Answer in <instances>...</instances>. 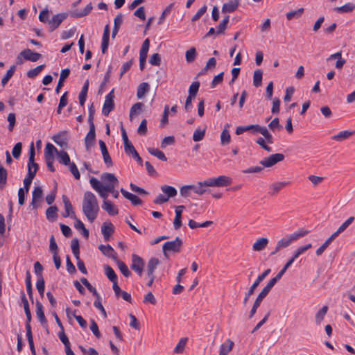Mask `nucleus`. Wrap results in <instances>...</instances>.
Masks as SVG:
<instances>
[{
  "label": "nucleus",
  "mask_w": 355,
  "mask_h": 355,
  "mask_svg": "<svg viewBox=\"0 0 355 355\" xmlns=\"http://www.w3.org/2000/svg\"><path fill=\"white\" fill-rule=\"evenodd\" d=\"M21 302L24 305L25 314L26 316V330H28V328H29V329H31V326L30 324L31 322V319H32L31 313V310L29 308V304H28V300L26 297L25 293L23 291L21 292Z\"/></svg>",
  "instance_id": "obj_10"
},
{
  "label": "nucleus",
  "mask_w": 355,
  "mask_h": 355,
  "mask_svg": "<svg viewBox=\"0 0 355 355\" xmlns=\"http://www.w3.org/2000/svg\"><path fill=\"white\" fill-rule=\"evenodd\" d=\"M114 89L105 96V102L102 109V113L105 116H108L112 110L114 108Z\"/></svg>",
  "instance_id": "obj_5"
},
{
  "label": "nucleus",
  "mask_w": 355,
  "mask_h": 355,
  "mask_svg": "<svg viewBox=\"0 0 355 355\" xmlns=\"http://www.w3.org/2000/svg\"><path fill=\"white\" fill-rule=\"evenodd\" d=\"M26 291L28 295L29 298L32 302L33 301V288H32V284H31V275L29 270H27L26 272Z\"/></svg>",
  "instance_id": "obj_32"
},
{
  "label": "nucleus",
  "mask_w": 355,
  "mask_h": 355,
  "mask_svg": "<svg viewBox=\"0 0 355 355\" xmlns=\"http://www.w3.org/2000/svg\"><path fill=\"white\" fill-rule=\"evenodd\" d=\"M258 132L261 133L264 137V139H266L268 144H273L274 138L266 127L261 126Z\"/></svg>",
  "instance_id": "obj_41"
},
{
  "label": "nucleus",
  "mask_w": 355,
  "mask_h": 355,
  "mask_svg": "<svg viewBox=\"0 0 355 355\" xmlns=\"http://www.w3.org/2000/svg\"><path fill=\"white\" fill-rule=\"evenodd\" d=\"M289 184L288 182H277L269 186V194L272 196H275L281 189Z\"/></svg>",
  "instance_id": "obj_22"
},
{
  "label": "nucleus",
  "mask_w": 355,
  "mask_h": 355,
  "mask_svg": "<svg viewBox=\"0 0 355 355\" xmlns=\"http://www.w3.org/2000/svg\"><path fill=\"white\" fill-rule=\"evenodd\" d=\"M26 336L32 354L36 355L31 329L26 330Z\"/></svg>",
  "instance_id": "obj_55"
},
{
  "label": "nucleus",
  "mask_w": 355,
  "mask_h": 355,
  "mask_svg": "<svg viewBox=\"0 0 355 355\" xmlns=\"http://www.w3.org/2000/svg\"><path fill=\"white\" fill-rule=\"evenodd\" d=\"M263 71L261 69H257L254 72L253 85L256 87H260L262 84Z\"/></svg>",
  "instance_id": "obj_40"
},
{
  "label": "nucleus",
  "mask_w": 355,
  "mask_h": 355,
  "mask_svg": "<svg viewBox=\"0 0 355 355\" xmlns=\"http://www.w3.org/2000/svg\"><path fill=\"white\" fill-rule=\"evenodd\" d=\"M102 208L105 210L110 216H115L119 213L117 207L110 200H103Z\"/></svg>",
  "instance_id": "obj_23"
},
{
  "label": "nucleus",
  "mask_w": 355,
  "mask_h": 355,
  "mask_svg": "<svg viewBox=\"0 0 355 355\" xmlns=\"http://www.w3.org/2000/svg\"><path fill=\"white\" fill-rule=\"evenodd\" d=\"M119 269L121 272V273L125 277H129L131 275V272L128 269V266L125 265L124 262L120 261L119 259L116 260Z\"/></svg>",
  "instance_id": "obj_44"
},
{
  "label": "nucleus",
  "mask_w": 355,
  "mask_h": 355,
  "mask_svg": "<svg viewBox=\"0 0 355 355\" xmlns=\"http://www.w3.org/2000/svg\"><path fill=\"white\" fill-rule=\"evenodd\" d=\"M149 62L153 66H159L161 64V58L159 54L157 53L153 54L150 58Z\"/></svg>",
  "instance_id": "obj_64"
},
{
  "label": "nucleus",
  "mask_w": 355,
  "mask_h": 355,
  "mask_svg": "<svg viewBox=\"0 0 355 355\" xmlns=\"http://www.w3.org/2000/svg\"><path fill=\"white\" fill-rule=\"evenodd\" d=\"M39 20L42 23H47L49 24V11L47 9L42 10L39 15Z\"/></svg>",
  "instance_id": "obj_61"
},
{
  "label": "nucleus",
  "mask_w": 355,
  "mask_h": 355,
  "mask_svg": "<svg viewBox=\"0 0 355 355\" xmlns=\"http://www.w3.org/2000/svg\"><path fill=\"white\" fill-rule=\"evenodd\" d=\"M354 8L355 5H353L352 3H347L342 6L335 8L334 10L340 13H345L352 12Z\"/></svg>",
  "instance_id": "obj_47"
},
{
  "label": "nucleus",
  "mask_w": 355,
  "mask_h": 355,
  "mask_svg": "<svg viewBox=\"0 0 355 355\" xmlns=\"http://www.w3.org/2000/svg\"><path fill=\"white\" fill-rule=\"evenodd\" d=\"M328 311V306H324L322 309H320L317 313L315 314V322L318 324H320L321 322L324 319L327 312Z\"/></svg>",
  "instance_id": "obj_45"
},
{
  "label": "nucleus",
  "mask_w": 355,
  "mask_h": 355,
  "mask_svg": "<svg viewBox=\"0 0 355 355\" xmlns=\"http://www.w3.org/2000/svg\"><path fill=\"white\" fill-rule=\"evenodd\" d=\"M216 187H226L232 183V179L226 175H220L216 178Z\"/></svg>",
  "instance_id": "obj_31"
},
{
  "label": "nucleus",
  "mask_w": 355,
  "mask_h": 355,
  "mask_svg": "<svg viewBox=\"0 0 355 355\" xmlns=\"http://www.w3.org/2000/svg\"><path fill=\"white\" fill-rule=\"evenodd\" d=\"M174 7V3H170L164 10V11L162 12V13L161 14L159 18V20H158V24H162L166 17L171 12V11L172 10V9Z\"/></svg>",
  "instance_id": "obj_54"
},
{
  "label": "nucleus",
  "mask_w": 355,
  "mask_h": 355,
  "mask_svg": "<svg viewBox=\"0 0 355 355\" xmlns=\"http://www.w3.org/2000/svg\"><path fill=\"white\" fill-rule=\"evenodd\" d=\"M100 149L102 153L103 161L107 166H112L113 164L112 158L108 153L107 148L106 147L105 143L103 140L98 141Z\"/></svg>",
  "instance_id": "obj_14"
},
{
  "label": "nucleus",
  "mask_w": 355,
  "mask_h": 355,
  "mask_svg": "<svg viewBox=\"0 0 355 355\" xmlns=\"http://www.w3.org/2000/svg\"><path fill=\"white\" fill-rule=\"evenodd\" d=\"M291 241H290L289 238L288 237V236L281 239L277 243V249H283V248H286L287 247H288L291 244Z\"/></svg>",
  "instance_id": "obj_56"
},
{
  "label": "nucleus",
  "mask_w": 355,
  "mask_h": 355,
  "mask_svg": "<svg viewBox=\"0 0 355 355\" xmlns=\"http://www.w3.org/2000/svg\"><path fill=\"white\" fill-rule=\"evenodd\" d=\"M144 106V105L140 102L134 104L130 111V117L132 118L133 116L139 114L142 111Z\"/></svg>",
  "instance_id": "obj_49"
},
{
  "label": "nucleus",
  "mask_w": 355,
  "mask_h": 355,
  "mask_svg": "<svg viewBox=\"0 0 355 355\" xmlns=\"http://www.w3.org/2000/svg\"><path fill=\"white\" fill-rule=\"evenodd\" d=\"M92 187L99 194V196L104 199L107 200L109 191H113L112 186H104L99 180L96 178L92 177L89 180Z\"/></svg>",
  "instance_id": "obj_2"
},
{
  "label": "nucleus",
  "mask_w": 355,
  "mask_h": 355,
  "mask_svg": "<svg viewBox=\"0 0 355 355\" xmlns=\"http://www.w3.org/2000/svg\"><path fill=\"white\" fill-rule=\"evenodd\" d=\"M80 282L83 283V284L85 285V286L92 293L94 296L96 297V301L94 303V305L96 308H97L102 313L103 316L105 318L107 317L106 311L103 306L101 302V296L98 293L96 289L91 285V284L88 282V280L85 278L82 277L80 279Z\"/></svg>",
  "instance_id": "obj_3"
},
{
  "label": "nucleus",
  "mask_w": 355,
  "mask_h": 355,
  "mask_svg": "<svg viewBox=\"0 0 355 355\" xmlns=\"http://www.w3.org/2000/svg\"><path fill=\"white\" fill-rule=\"evenodd\" d=\"M98 249L105 256L110 257L115 261L117 259L116 252L111 245H100Z\"/></svg>",
  "instance_id": "obj_19"
},
{
  "label": "nucleus",
  "mask_w": 355,
  "mask_h": 355,
  "mask_svg": "<svg viewBox=\"0 0 355 355\" xmlns=\"http://www.w3.org/2000/svg\"><path fill=\"white\" fill-rule=\"evenodd\" d=\"M36 288H37L40 296L43 297L44 288H45V283H44V280L43 277H40V279H37V281L36 283Z\"/></svg>",
  "instance_id": "obj_60"
},
{
  "label": "nucleus",
  "mask_w": 355,
  "mask_h": 355,
  "mask_svg": "<svg viewBox=\"0 0 355 355\" xmlns=\"http://www.w3.org/2000/svg\"><path fill=\"white\" fill-rule=\"evenodd\" d=\"M205 135V130L196 129L193 135V140L194 141H200L203 139Z\"/></svg>",
  "instance_id": "obj_59"
},
{
  "label": "nucleus",
  "mask_w": 355,
  "mask_h": 355,
  "mask_svg": "<svg viewBox=\"0 0 355 355\" xmlns=\"http://www.w3.org/2000/svg\"><path fill=\"white\" fill-rule=\"evenodd\" d=\"M58 209L56 206H51L46 211V218L50 221H54L57 217Z\"/></svg>",
  "instance_id": "obj_36"
},
{
  "label": "nucleus",
  "mask_w": 355,
  "mask_h": 355,
  "mask_svg": "<svg viewBox=\"0 0 355 355\" xmlns=\"http://www.w3.org/2000/svg\"><path fill=\"white\" fill-rule=\"evenodd\" d=\"M304 12V8H300L296 10H291L286 13V18L288 20H291L294 18H300Z\"/></svg>",
  "instance_id": "obj_48"
},
{
  "label": "nucleus",
  "mask_w": 355,
  "mask_h": 355,
  "mask_svg": "<svg viewBox=\"0 0 355 355\" xmlns=\"http://www.w3.org/2000/svg\"><path fill=\"white\" fill-rule=\"evenodd\" d=\"M105 274L107 277L113 283L114 282L117 281V276L114 272V270L109 266H104Z\"/></svg>",
  "instance_id": "obj_39"
},
{
  "label": "nucleus",
  "mask_w": 355,
  "mask_h": 355,
  "mask_svg": "<svg viewBox=\"0 0 355 355\" xmlns=\"http://www.w3.org/2000/svg\"><path fill=\"white\" fill-rule=\"evenodd\" d=\"M82 209L84 215L91 223L97 218L99 211V206L96 196L91 191L84 193Z\"/></svg>",
  "instance_id": "obj_1"
},
{
  "label": "nucleus",
  "mask_w": 355,
  "mask_h": 355,
  "mask_svg": "<svg viewBox=\"0 0 355 355\" xmlns=\"http://www.w3.org/2000/svg\"><path fill=\"white\" fill-rule=\"evenodd\" d=\"M58 150L57 148L51 144L48 143L46 145L45 150H44V157L45 159L47 158H51L54 159V154H57Z\"/></svg>",
  "instance_id": "obj_34"
},
{
  "label": "nucleus",
  "mask_w": 355,
  "mask_h": 355,
  "mask_svg": "<svg viewBox=\"0 0 355 355\" xmlns=\"http://www.w3.org/2000/svg\"><path fill=\"white\" fill-rule=\"evenodd\" d=\"M101 178L105 184L104 186H112L113 189L119 184V180L113 173H104L101 175Z\"/></svg>",
  "instance_id": "obj_11"
},
{
  "label": "nucleus",
  "mask_w": 355,
  "mask_h": 355,
  "mask_svg": "<svg viewBox=\"0 0 355 355\" xmlns=\"http://www.w3.org/2000/svg\"><path fill=\"white\" fill-rule=\"evenodd\" d=\"M182 245V241L177 236L175 240L167 241L162 246V251L165 257L168 252H179Z\"/></svg>",
  "instance_id": "obj_4"
},
{
  "label": "nucleus",
  "mask_w": 355,
  "mask_h": 355,
  "mask_svg": "<svg viewBox=\"0 0 355 355\" xmlns=\"http://www.w3.org/2000/svg\"><path fill=\"white\" fill-rule=\"evenodd\" d=\"M268 243V239L267 238H260L256 241L252 245V250L254 251H261L266 248Z\"/></svg>",
  "instance_id": "obj_27"
},
{
  "label": "nucleus",
  "mask_w": 355,
  "mask_h": 355,
  "mask_svg": "<svg viewBox=\"0 0 355 355\" xmlns=\"http://www.w3.org/2000/svg\"><path fill=\"white\" fill-rule=\"evenodd\" d=\"M92 5L89 3L83 10H76L71 13V15L75 18L83 17L88 15L92 11Z\"/></svg>",
  "instance_id": "obj_25"
},
{
  "label": "nucleus",
  "mask_w": 355,
  "mask_h": 355,
  "mask_svg": "<svg viewBox=\"0 0 355 355\" xmlns=\"http://www.w3.org/2000/svg\"><path fill=\"white\" fill-rule=\"evenodd\" d=\"M355 133L354 131H349V130H344L341 131L337 135H335L331 137V139L333 140L337 141H342L345 139H348L349 137L352 136Z\"/></svg>",
  "instance_id": "obj_28"
},
{
  "label": "nucleus",
  "mask_w": 355,
  "mask_h": 355,
  "mask_svg": "<svg viewBox=\"0 0 355 355\" xmlns=\"http://www.w3.org/2000/svg\"><path fill=\"white\" fill-rule=\"evenodd\" d=\"M196 55L197 53L196 49L194 47H191L190 49L186 51L185 58L187 62L188 63L193 62L195 60Z\"/></svg>",
  "instance_id": "obj_52"
},
{
  "label": "nucleus",
  "mask_w": 355,
  "mask_h": 355,
  "mask_svg": "<svg viewBox=\"0 0 355 355\" xmlns=\"http://www.w3.org/2000/svg\"><path fill=\"white\" fill-rule=\"evenodd\" d=\"M44 64H41L33 69L29 70L27 73V76L30 78H34L44 69Z\"/></svg>",
  "instance_id": "obj_53"
},
{
  "label": "nucleus",
  "mask_w": 355,
  "mask_h": 355,
  "mask_svg": "<svg viewBox=\"0 0 355 355\" xmlns=\"http://www.w3.org/2000/svg\"><path fill=\"white\" fill-rule=\"evenodd\" d=\"M70 74V69L67 68L64 69L61 71L60 78L58 83V85L55 88V92L58 94L60 92V89L63 87L64 82L66 78H68V76Z\"/></svg>",
  "instance_id": "obj_24"
},
{
  "label": "nucleus",
  "mask_w": 355,
  "mask_h": 355,
  "mask_svg": "<svg viewBox=\"0 0 355 355\" xmlns=\"http://www.w3.org/2000/svg\"><path fill=\"white\" fill-rule=\"evenodd\" d=\"M67 16L68 14L65 12H61L53 15L49 21L50 31L52 32L54 30H55L60 25V24L67 17Z\"/></svg>",
  "instance_id": "obj_8"
},
{
  "label": "nucleus",
  "mask_w": 355,
  "mask_h": 355,
  "mask_svg": "<svg viewBox=\"0 0 355 355\" xmlns=\"http://www.w3.org/2000/svg\"><path fill=\"white\" fill-rule=\"evenodd\" d=\"M239 6V0H230L223 5L222 12L227 13L235 11Z\"/></svg>",
  "instance_id": "obj_21"
},
{
  "label": "nucleus",
  "mask_w": 355,
  "mask_h": 355,
  "mask_svg": "<svg viewBox=\"0 0 355 355\" xmlns=\"http://www.w3.org/2000/svg\"><path fill=\"white\" fill-rule=\"evenodd\" d=\"M158 264L159 260L157 258L150 259L147 264V276H152V274H154Z\"/></svg>",
  "instance_id": "obj_33"
},
{
  "label": "nucleus",
  "mask_w": 355,
  "mask_h": 355,
  "mask_svg": "<svg viewBox=\"0 0 355 355\" xmlns=\"http://www.w3.org/2000/svg\"><path fill=\"white\" fill-rule=\"evenodd\" d=\"M144 265V261L141 257L135 254H132V264L130 268L140 277L142 275Z\"/></svg>",
  "instance_id": "obj_6"
},
{
  "label": "nucleus",
  "mask_w": 355,
  "mask_h": 355,
  "mask_svg": "<svg viewBox=\"0 0 355 355\" xmlns=\"http://www.w3.org/2000/svg\"><path fill=\"white\" fill-rule=\"evenodd\" d=\"M58 337L61 342L64 344L65 349L70 347V342L68 339V337L65 334L64 329L59 332Z\"/></svg>",
  "instance_id": "obj_63"
},
{
  "label": "nucleus",
  "mask_w": 355,
  "mask_h": 355,
  "mask_svg": "<svg viewBox=\"0 0 355 355\" xmlns=\"http://www.w3.org/2000/svg\"><path fill=\"white\" fill-rule=\"evenodd\" d=\"M43 196V191L40 187H36L34 188L32 192V200L31 206L33 209H36L39 207L38 200H40Z\"/></svg>",
  "instance_id": "obj_13"
},
{
  "label": "nucleus",
  "mask_w": 355,
  "mask_h": 355,
  "mask_svg": "<svg viewBox=\"0 0 355 355\" xmlns=\"http://www.w3.org/2000/svg\"><path fill=\"white\" fill-rule=\"evenodd\" d=\"M96 142V130L95 126L91 125L89 130L85 138V145L87 151H90L91 148L94 146Z\"/></svg>",
  "instance_id": "obj_9"
},
{
  "label": "nucleus",
  "mask_w": 355,
  "mask_h": 355,
  "mask_svg": "<svg viewBox=\"0 0 355 355\" xmlns=\"http://www.w3.org/2000/svg\"><path fill=\"white\" fill-rule=\"evenodd\" d=\"M148 151L150 155L157 157L160 160H162V161L167 160V158L165 156L164 153L157 148H148Z\"/></svg>",
  "instance_id": "obj_46"
},
{
  "label": "nucleus",
  "mask_w": 355,
  "mask_h": 355,
  "mask_svg": "<svg viewBox=\"0 0 355 355\" xmlns=\"http://www.w3.org/2000/svg\"><path fill=\"white\" fill-rule=\"evenodd\" d=\"M200 87V83L196 81L192 83L189 89V96L196 97Z\"/></svg>",
  "instance_id": "obj_58"
},
{
  "label": "nucleus",
  "mask_w": 355,
  "mask_h": 355,
  "mask_svg": "<svg viewBox=\"0 0 355 355\" xmlns=\"http://www.w3.org/2000/svg\"><path fill=\"white\" fill-rule=\"evenodd\" d=\"M74 219H75V225H74L75 228L78 230H81L82 234L83 235V236L85 237L86 239H87L89 237V230L87 228H85V225L80 219H78L77 217H76V218H74Z\"/></svg>",
  "instance_id": "obj_35"
},
{
  "label": "nucleus",
  "mask_w": 355,
  "mask_h": 355,
  "mask_svg": "<svg viewBox=\"0 0 355 355\" xmlns=\"http://www.w3.org/2000/svg\"><path fill=\"white\" fill-rule=\"evenodd\" d=\"M62 198L64 205L65 209V211L62 214V216L64 218L70 216L72 218H76V216L73 210L72 205L68 197L65 195H63Z\"/></svg>",
  "instance_id": "obj_12"
},
{
  "label": "nucleus",
  "mask_w": 355,
  "mask_h": 355,
  "mask_svg": "<svg viewBox=\"0 0 355 355\" xmlns=\"http://www.w3.org/2000/svg\"><path fill=\"white\" fill-rule=\"evenodd\" d=\"M15 66L12 65L10 67V68L7 71L6 75L3 77L1 80V85L2 86H5L7 83L9 81V80L12 78L13 76L15 71Z\"/></svg>",
  "instance_id": "obj_50"
},
{
  "label": "nucleus",
  "mask_w": 355,
  "mask_h": 355,
  "mask_svg": "<svg viewBox=\"0 0 355 355\" xmlns=\"http://www.w3.org/2000/svg\"><path fill=\"white\" fill-rule=\"evenodd\" d=\"M231 137L229 131L225 128L220 135V142L222 145L228 144L230 142Z\"/></svg>",
  "instance_id": "obj_57"
},
{
  "label": "nucleus",
  "mask_w": 355,
  "mask_h": 355,
  "mask_svg": "<svg viewBox=\"0 0 355 355\" xmlns=\"http://www.w3.org/2000/svg\"><path fill=\"white\" fill-rule=\"evenodd\" d=\"M109 40H110V26L107 24L104 28V31L102 37V43H101V51L103 53H105L108 46H109Z\"/></svg>",
  "instance_id": "obj_18"
},
{
  "label": "nucleus",
  "mask_w": 355,
  "mask_h": 355,
  "mask_svg": "<svg viewBox=\"0 0 355 355\" xmlns=\"http://www.w3.org/2000/svg\"><path fill=\"white\" fill-rule=\"evenodd\" d=\"M21 55H23V58L25 60H28L31 62H36L42 57V55L40 53L33 52L29 49H26L22 51L21 52Z\"/></svg>",
  "instance_id": "obj_16"
},
{
  "label": "nucleus",
  "mask_w": 355,
  "mask_h": 355,
  "mask_svg": "<svg viewBox=\"0 0 355 355\" xmlns=\"http://www.w3.org/2000/svg\"><path fill=\"white\" fill-rule=\"evenodd\" d=\"M284 155L282 153H275L270 155L268 157H266L260 161V164L263 166V167H271L276 164L277 163L284 160Z\"/></svg>",
  "instance_id": "obj_7"
},
{
  "label": "nucleus",
  "mask_w": 355,
  "mask_h": 355,
  "mask_svg": "<svg viewBox=\"0 0 355 355\" xmlns=\"http://www.w3.org/2000/svg\"><path fill=\"white\" fill-rule=\"evenodd\" d=\"M191 189L193 192L199 196H202L207 191V189H205L202 182H198L196 185L191 184Z\"/></svg>",
  "instance_id": "obj_37"
},
{
  "label": "nucleus",
  "mask_w": 355,
  "mask_h": 355,
  "mask_svg": "<svg viewBox=\"0 0 355 355\" xmlns=\"http://www.w3.org/2000/svg\"><path fill=\"white\" fill-rule=\"evenodd\" d=\"M35 175H34L32 173H27L26 177L24 178L23 183H24V188L26 193L28 192L30 186L32 183L33 180L34 179Z\"/></svg>",
  "instance_id": "obj_51"
},
{
  "label": "nucleus",
  "mask_w": 355,
  "mask_h": 355,
  "mask_svg": "<svg viewBox=\"0 0 355 355\" xmlns=\"http://www.w3.org/2000/svg\"><path fill=\"white\" fill-rule=\"evenodd\" d=\"M125 152L126 154L132 155V157L137 160V162L140 164L142 165L143 160L139 156V153L135 150L134 146H131L130 148H128L125 150Z\"/></svg>",
  "instance_id": "obj_42"
},
{
  "label": "nucleus",
  "mask_w": 355,
  "mask_h": 355,
  "mask_svg": "<svg viewBox=\"0 0 355 355\" xmlns=\"http://www.w3.org/2000/svg\"><path fill=\"white\" fill-rule=\"evenodd\" d=\"M35 306H36L37 317L38 318L40 322H41V324L42 325L46 324V319L44 315L42 304L39 301L37 300L36 303H35Z\"/></svg>",
  "instance_id": "obj_26"
},
{
  "label": "nucleus",
  "mask_w": 355,
  "mask_h": 355,
  "mask_svg": "<svg viewBox=\"0 0 355 355\" xmlns=\"http://www.w3.org/2000/svg\"><path fill=\"white\" fill-rule=\"evenodd\" d=\"M334 59H337V61L335 64V67L338 69H341L343 65L345 64L346 61L345 59L342 58L341 51L336 52L334 54L330 55L327 59V61H331Z\"/></svg>",
  "instance_id": "obj_20"
},
{
  "label": "nucleus",
  "mask_w": 355,
  "mask_h": 355,
  "mask_svg": "<svg viewBox=\"0 0 355 355\" xmlns=\"http://www.w3.org/2000/svg\"><path fill=\"white\" fill-rule=\"evenodd\" d=\"M185 207L183 205L175 207V217L173 220V227L175 230H179L182 226V213Z\"/></svg>",
  "instance_id": "obj_17"
},
{
  "label": "nucleus",
  "mask_w": 355,
  "mask_h": 355,
  "mask_svg": "<svg viewBox=\"0 0 355 355\" xmlns=\"http://www.w3.org/2000/svg\"><path fill=\"white\" fill-rule=\"evenodd\" d=\"M57 155L58 157L60 163L66 166L71 163L70 157L67 152L63 150L57 152Z\"/></svg>",
  "instance_id": "obj_43"
},
{
  "label": "nucleus",
  "mask_w": 355,
  "mask_h": 355,
  "mask_svg": "<svg viewBox=\"0 0 355 355\" xmlns=\"http://www.w3.org/2000/svg\"><path fill=\"white\" fill-rule=\"evenodd\" d=\"M114 232V227L112 223H103L101 226V233L105 241H108Z\"/></svg>",
  "instance_id": "obj_15"
},
{
  "label": "nucleus",
  "mask_w": 355,
  "mask_h": 355,
  "mask_svg": "<svg viewBox=\"0 0 355 355\" xmlns=\"http://www.w3.org/2000/svg\"><path fill=\"white\" fill-rule=\"evenodd\" d=\"M150 89L149 84L147 83H141L137 87V96L141 98L148 92Z\"/></svg>",
  "instance_id": "obj_38"
},
{
  "label": "nucleus",
  "mask_w": 355,
  "mask_h": 355,
  "mask_svg": "<svg viewBox=\"0 0 355 355\" xmlns=\"http://www.w3.org/2000/svg\"><path fill=\"white\" fill-rule=\"evenodd\" d=\"M21 148H22V144L21 142H18L14 146L12 150V156L14 157V158L18 159L20 157L21 153Z\"/></svg>",
  "instance_id": "obj_62"
},
{
  "label": "nucleus",
  "mask_w": 355,
  "mask_h": 355,
  "mask_svg": "<svg viewBox=\"0 0 355 355\" xmlns=\"http://www.w3.org/2000/svg\"><path fill=\"white\" fill-rule=\"evenodd\" d=\"M161 190L166 195V197L168 198V199L175 197L178 193L175 187L166 184L162 185L161 187Z\"/></svg>",
  "instance_id": "obj_30"
},
{
  "label": "nucleus",
  "mask_w": 355,
  "mask_h": 355,
  "mask_svg": "<svg viewBox=\"0 0 355 355\" xmlns=\"http://www.w3.org/2000/svg\"><path fill=\"white\" fill-rule=\"evenodd\" d=\"M234 342L230 339L227 340L220 345L219 355H227L233 348Z\"/></svg>",
  "instance_id": "obj_29"
}]
</instances>
